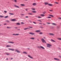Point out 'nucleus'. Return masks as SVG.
I'll use <instances>...</instances> for the list:
<instances>
[{"label": "nucleus", "mask_w": 61, "mask_h": 61, "mask_svg": "<svg viewBox=\"0 0 61 61\" xmlns=\"http://www.w3.org/2000/svg\"><path fill=\"white\" fill-rule=\"evenodd\" d=\"M47 47H49V48H50V47H51V46H52V45L49 44H47Z\"/></svg>", "instance_id": "f257e3e1"}, {"label": "nucleus", "mask_w": 61, "mask_h": 61, "mask_svg": "<svg viewBox=\"0 0 61 61\" xmlns=\"http://www.w3.org/2000/svg\"><path fill=\"white\" fill-rule=\"evenodd\" d=\"M41 39L43 43H46V41L43 38Z\"/></svg>", "instance_id": "f03ea898"}, {"label": "nucleus", "mask_w": 61, "mask_h": 61, "mask_svg": "<svg viewBox=\"0 0 61 61\" xmlns=\"http://www.w3.org/2000/svg\"><path fill=\"white\" fill-rule=\"evenodd\" d=\"M29 34H30V35H35V33H34L33 32H30L29 33Z\"/></svg>", "instance_id": "7ed1b4c3"}, {"label": "nucleus", "mask_w": 61, "mask_h": 61, "mask_svg": "<svg viewBox=\"0 0 61 61\" xmlns=\"http://www.w3.org/2000/svg\"><path fill=\"white\" fill-rule=\"evenodd\" d=\"M28 56L30 58H31V59H33V58L31 56L29 55Z\"/></svg>", "instance_id": "20e7f679"}, {"label": "nucleus", "mask_w": 61, "mask_h": 61, "mask_svg": "<svg viewBox=\"0 0 61 61\" xmlns=\"http://www.w3.org/2000/svg\"><path fill=\"white\" fill-rule=\"evenodd\" d=\"M28 56L30 58H31V59H33V58L31 56L29 55Z\"/></svg>", "instance_id": "39448f33"}, {"label": "nucleus", "mask_w": 61, "mask_h": 61, "mask_svg": "<svg viewBox=\"0 0 61 61\" xmlns=\"http://www.w3.org/2000/svg\"><path fill=\"white\" fill-rule=\"evenodd\" d=\"M11 21H16V20L15 19H11Z\"/></svg>", "instance_id": "423d86ee"}, {"label": "nucleus", "mask_w": 61, "mask_h": 61, "mask_svg": "<svg viewBox=\"0 0 61 61\" xmlns=\"http://www.w3.org/2000/svg\"><path fill=\"white\" fill-rule=\"evenodd\" d=\"M54 59H55V60H57V61H60V59L58 58H54Z\"/></svg>", "instance_id": "0eeeda50"}, {"label": "nucleus", "mask_w": 61, "mask_h": 61, "mask_svg": "<svg viewBox=\"0 0 61 61\" xmlns=\"http://www.w3.org/2000/svg\"><path fill=\"white\" fill-rule=\"evenodd\" d=\"M15 51L16 52H17V53H20V51H18V50H15Z\"/></svg>", "instance_id": "6e6552de"}, {"label": "nucleus", "mask_w": 61, "mask_h": 61, "mask_svg": "<svg viewBox=\"0 0 61 61\" xmlns=\"http://www.w3.org/2000/svg\"><path fill=\"white\" fill-rule=\"evenodd\" d=\"M32 5L33 6H36V3H33L32 4Z\"/></svg>", "instance_id": "1a4fd4ad"}, {"label": "nucleus", "mask_w": 61, "mask_h": 61, "mask_svg": "<svg viewBox=\"0 0 61 61\" xmlns=\"http://www.w3.org/2000/svg\"><path fill=\"white\" fill-rule=\"evenodd\" d=\"M41 31L40 30H38L35 31V32L36 33H37L38 32H40Z\"/></svg>", "instance_id": "9d476101"}, {"label": "nucleus", "mask_w": 61, "mask_h": 61, "mask_svg": "<svg viewBox=\"0 0 61 61\" xmlns=\"http://www.w3.org/2000/svg\"><path fill=\"white\" fill-rule=\"evenodd\" d=\"M14 6H15V7H16V8H19V6L15 5H14Z\"/></svg>", "instance_id": "9b49d317"}, {"label": "nucleus", "mask_w": 61, "mask_h": 61, "mask_svg": "<svg viewBox=\"0 0 61 61\" xmlns=\"http://www.w3.org/2000/svg\"><path fill=\"white\" fill-rule=\"evenodd\" d=\"M40 48H42V49H45V48L42 46H40Z\"/></svg>", "instance_id": "f8f14e48"}, {"label": "nucleus", "mask_w": 61, "mask_h": 61, "mask_svg": "<svg viewBox=\"0 0 61 61\" xmlns=\"http://www.w3.org/2000/svg\"><path fill=\"white\" fill-rule=\"evenodd\" d=\"M30 39L31 40H35V38L34 37H31L30 38Z\"/></svg>", "instance_id": "ddd939ff"}, {"label": "nucleus", "mask_w": 61, "mask_h": 61, "mask_svg": "<svg viewBox=\"0 0 61 61\" xmlns=\"http://www.w3.org/2000/svg\"><path fill=\"white\" fill-rule=\"evenodd\" d=\"M21 6H25V5L24 4H21L20 5Z\"/></svg>", "instance_id": "4468645a"}, {"label": "nucleus", "mask_w": 61, "mask_h": 61, "mask_svg": "<svg viewBox=\"0 0 61 61\" xmlns=\"http://www.w3.org/2000/svg\"><path fill=\"white\" fill-rule=\"evenodd\" d=\"M9 43H11V44H14V42H13L9 41L8 42Z\"/></svg>", "instance_id": "2eb2a0df"}, {"label": "nucleus", "mask_w": 61, "mask_h": 61, "mask_svg": "<svg viewBox=\"0 0 61 61\" xmlns=\"http://www.w3.org/2000/svg\"><path fill=\"white\" fill-rule=\"evenodd\" d=\"M40 15L41 16H45V15L44 14H41Z\"/></svg>", "instance_id": "dca6fc26"}, {"label": "nucleus", "mask_w": 61, "mask_h": 61, "mask_svg": "<svg viewBox=\"0 0 61 61\" xmlns=\"http://www.w3.org/2000/svg\"><path fill=\"white\" fill-rule=\"evenodd\" d=\"M50 35H51V36H54L55 35L53 33H49Z\"/></svg>", "instance_id": "f3484780"}, {"label": "nucleus", "mask_w": 61, "mask_h": 61, "mask_svg": "<svg viewBox=\"0 0 61 61\" xmlns=\"http://www.w3.org/2000/svg\"><path fill=\"white\" fill-rule=\"evenodd\" d=\"M51 41H52V42H56V41H55V40H54L53 39H51Z\"/></svg>", "instance_id": "a211bd4d"}, {"label": "nucleus", "mask_w": 61, "mask_h": 61, "mask_svg": "<svg viewBox=\"0 0 61 61\" xmlns=\"http://www.w3.org/2000/svg\"><path fill=\"white\" fill-rule=\"evenodd\" d=\"M48 5H49V6H52L53 5L51 4H48Z\"/></svg>", "instance_id": "6ab92c4d"}, {"label": "nucleus", "mask_w": 61, "mask_h": 61, "mask_svg": "<svg viewBox=\"0 0 61 61\" xmlns=\"http://www.w3.org/2000/svg\"><path fill=\"white\" fill-rule=\"evenodd\" d=\"M28 15H33V14H32V13H31L29 12L28 13Z\"/></svg>", "instance_id": "aec40b11"}, {"label": "nucleus", "mask_w": 61, "mask_h": 61, "mask_svg": "<svg viewBox=\"0 0 61 61\" xmlns=\"http://www.w3.org/2000/svg\"><path fill=\"white\" fill-rule=\"evenodd\" d=\"M11 46L10 45H7L6 46V47H11Z\"/></svg>", "instance_id": "412c9836"}, {"label": "nucleus", "mask_w": 61, "mask_h": 61, "mask_svg": "<svg viewBox=\"0 0 61 61\" xmlns=\"http://www.w3.org/2000/svg\"><path fill=\"white\" fill-rule=\"evenodd\" d=\"M51 24L53 25H56V24L54 23H52Z\"/></svg>", "instance_id": "4be33fe9"}, {"label": "nucleus", "mask_w": 61, "mask_h": 61, "mask_svg": "<svg viewBox=\"0 0 61 61\" xmlns=\"http://www.w3.org/2000/svg\"><path fill=\"white\" fill-rule=\"evenodd\" d=\"M32 13H36V11H32Z\"/></svg>", "instance_id": "5701e85b"}, {"label": "nucleus", "mask_w": 61, "mask_h": 61, "mask_svg": "<svg viewBox=\"0 0 61 61\" xmlns=\"http://www.w3.org/2000/svg\"><path fill=\"white\" fill-rule=\"evenodd\" d=\"M31 9L32 10H36V9L35 8H31Z\"/></svg>", "instance_id": "b1692460"}, {"label": "nucleus", "mask_w": 61, "mask_h": 61, "mask_svg": "<svg viewBox=\"0 0 61 61\" xmlns=\"http://www.w3.org/2000/svg\"><path fill=\"white\" fill-rule=\"evenodd\" d=\"M16 24L17 25H20V24L19 23H17Z\"/></svg>", "instance_id": "393cba45"}, {"label": "nucleus", "mask_w": 61, "mask_h": 61, "mask_svg": "<svg viewBox=\"0 0 61 61\" xmlns=\"http://www.w3.org/2000/svg\"><path fill=\"white\" fill-rule=\"evenodd\" d=\"M45 5H48V3L47 2H45L44 3Z\"/></svg>", "instance_id": "a878e982"}, {"label": "nucleus", "mask_w": 61, "mask_h": 61, "mask_svg": "<svg viewBox=\"0 0 61 61\" xmlns=\"http://www.w3.org/2000/svg\"><path fill=\"white\" fill-rule=\"evenodd\" d=\"M57 39L59 40H60L61 41V38H58Z\"/></svg>", "instance_id": "bb28decb"}, {"label": "nucleus", "mask_w": 61, "mask_h": 61, "mask_svg": "<svg viewBox=\"0 0 61 61\" xmlns=\"http://www.w3.org/2000/svg\"><path fill=\"white\" fill-rule=\"evenodd\" d=\"M37 21H38L39 22H42V21L41 20H37Z\"/></svg>", "instance_id": "cd10ccee"}, {"label": "nucleus", "mask_w": 61, "mask_h": 61, "mask_svg": "<svg viewBox=\"0 0 61 61\" xmlns=\"http://www.w3.org/2000/svg\"><path fill=\"white\" fill-rule=\"evenodd\" d=\"M28 29V28H24V30H27V29Z\"/></svg>", "instance_id": "c85d7f7f"}, {"label": "nucleus", "mask_w": 61, "mask_h": 61, "mask_svg": "<svg viewBox=\"0 0 61 61\" xmlns=\"http://www.w3.org/2000/svg\"><path fill=\"white\" fill-rule=\"evenodd\" d=\"M23 54H27V52H23Z\"/></svg>", "instance_id": "c756f323"}, {"label": "nucleus", "mask_w": 61, "mask_h": 61, "mask_svg": "<svg viewBox=\"0 0 61 61\" xmlns=\"http://www.w3.org/2000/svg\"><path fill=\"white\" fill-rule=\"evenodd\" d=\"M49 15V16H51V17H54V16L52 15Z\"/></svg>", "instance_id": "7c9ffc66"}, {"label": "nucleus", "mask_w": 61, "mask_h": 61, "mask_svg": "<svg viewBox=\"0 0 61 61\" xmlns=\"http://www.w3.org/2000/svg\"><path fill=\"white\" fill-rule=\"evenodd\" d=\"M9 14H10V15H14V14L11 13H9Z\"/></svg>", "instance_id": "2f4dec72"}, {"label": "nucleus", "mask_w": 61, "mask_h": 61, "mask_svg": "<svg viewBox=\"0 0 61 61\" xmlns=\"http://www.w3.org/2000/svg\"><path fill=\"white\" fill-rule=\"evenodd\" d=\"M4 16H3L0 15V17H4Z\"/></svg>", "instance_id": "473e14b6"}, {"label": "nucleus", "mask_w": 61, "mask_h": 61, "mask_svg": "<svg viewBox=\"0 0 61 61\" xmlns=\"http://www.w3.org/2000/svg\"><path fill=\"white\" fill-rule=\"evenodd\" d=\"M39 35H42V34H43V33L42 32H41L39 33Z\"/></svg>", "instance_id": "72a5a7b5"}, {"label": "nucleus", "mask_w": 61, "mask_h": 61, "mask_svg": "<svg viewBox=\"0 0 61 61\" xmlns=\"http://www.w3.org/2000/svg\"><path fill=\"white\" fill-rule=\"evenodd\" d=\"M46 13V12L44 11L43 12V14H45Z\"/></svg>", "instance_id": "f704fd0d"}, {"label": "nucleus", "mask_w": 61, "mask_h": 61, "mask_svg": "<svg viewBox=\"0 0 61 61\" xmlns=\"http://www.w3.org/2000/svg\"><path fill=\"white\" fill-rule=\"evenodd\" d=\"M37 18H41L42 17H41L40 16H39L38 17H37Z\"/></svg>", "instance_id": "c9c22d12"}, {"label": "nucleus", "mask_w": 61, "mask_h": 61, "mask_svg": "<svg viewBox=\"0 0 61 61\" xmlns=\"http://www.w3.org/2000/svg\"><path fill=\"white\" fill-rule=\"evenodd\" d=\"M14 2H15V3H17V0H14Z\"/></svg>", "instance_id": "e433bc0d"}, {"label": "nucleus", "mask_w": 61, "mask_h": 61, "mask_svg": "<svg viewBox=\"0 0 61 61\" xmlns=\"http://www.w3.org/2000/svg\"><path fill=\"white\" fill-rule=\"evenodd\" d=\"M18 35H19V34H16V36H18Z\"/></svg>", "instance_id": "4c0bfd02"}, {"label": "nucleus", "mask_w": 61, "mask_h": 61, "mask_svg": "<svg viewBox=\"0 0 61 61\" xmlns=\"http://www.w3.org/2000/svg\"><path fill=\"white\" fill-rule=\"evenodd\" d=\"M8 17V16H5L4 17L5 18H7Z\"/></svg>", "instance_id": "58836bf2"}, {"label": "nucleus", "mask_w": 61, "mask_h": 61, "mask_svg": "<svg viewBox=\"0 0 61 61\" xmlns=\"http://www.w3.org/2000/svg\"><path fill=\"white\" fill-rule=\"evenodd\" d=\"M11 51H14L15 50L14 49H11Z\"/></svg>", "instance_id": "ea45409f"}, {"label": "nucleus", "mask_w": 61, "mask_h": 61, "mask_svg": "<svg viewBox=\"0 0 61 61\" xmlns=\"http://www.w3.org/2000/svg\"><path fill=\"white\" fill-rule=\"evenodd\" d=\"M55 4H59L58 3L56 2H55Z\"/></svg>", "instance_id": "a19ab883"}, {"label": "nucleus", "mask_w": 61, "mask_h": 61, "mask_svg": "<svg viewBox=\"0 0 61 61\" xmlns=\"http://www.w3.org/2000/svg\"><path fill=\"white\" fill-rule=\"evenodd\" d=\"M29 28H33V27H32L29 26Z\"/></svg>", "instance_id": "79ce46f5"}, {"label": "nucleus", "mask_w": 61, "mask_h": 61, "mask_svg": "<svg viewBox=\"0 0 61 61\" xmlns=\"http://www.w3.org/2000/svg\"><path fill=\"white\" fill-rule=\"evenodd\" d=\"M47 18H51L50 17H48Z\"/></svg>", "instance_id": "37998d69"}, {"label": "nucleus", "mask_w": 61, "mask_h": 61, "mask_svg": "<svg viewBox=\"0 0 61 61\" xmlns=\"http://www.w3.org/2000/svg\"><path fill=\"white\" fill-rule=\"evenodd\" d=\"M50 11V12H53V11L52 10H49Z\"/></svg>", "instance_id": "c03bdc74"}, {"label": "nucleus", "mask_w": 61, "mask_h": 61, "mask_svg": "<svg viewBox=\"0 0 61 61\" xmlns=\"http://www.w3.org/2000/svg\"><path fill=\"white\" fill-rule=\"evenodd\" d=\"M33 23H34V24H36V23L35 22H33Z\"/></svg>", "instance_id": "a18cd8bd"}, {"label": "nucleus", "mask_w": 61, "mask_h": 61, "mask_svg": "<svg viewBox=\"0 0 61 61\" xmlns=\"http://www.w3.org/2000/svg\"><path fill=\"white\" fill-rule=\"evenodd\" d=\"M21 24H24V23L23 22H21Z\"/></svg>", "instance_id": "49530a36"}, {"label": "nucleus", "mask_w": 61, "mask_h": 61, "mask_svg": "<svg viewBox=\"0 0 61 61\" xmlns=\"http://www.w3.org/2000/svg\"><path fill=\"white\" fill-rule=\"evenodd\" d=\"M13 35H15V36H16V34H13Z\"/></svg>", "instance_id": "de8ad7c7"}, {"label": "nucleus", "mask_w": 61, "mask_h": 61, "mask_svg": "<svg viewBox=\"0 0 61 61\" xmlns=\"http://www.w3.org/2000/svg\"><path fill=\"white\" fill-rule=\"evenodd\" d=\"M6 21L7 22H9V21L8 20H7Z\"/></svg>", "instance_id": "09e8293b"}, {"label": "nucleus", "mask_w": 61, "mask_h": 61, "mask_svg": "<svg viewBox=\"0 0 61 61\" xmlns=\"http://www.w3.org/2000/svg\"><path fill=\"white\" fill-rule=\"evenodd\" d=\"M58 57H60V58H61V56H58Z\"/></svg>", "instance_id": "8fccbe9b"}, {"label": "nucleus", "mask_w": 61, "mask_h": 61, "mask_svg": "<svg viewBox=\"0 0 61 61\" xmlns=\"http://www.w3.org/2000/svg\"><path fill=\"white\" fill-rule=\"evenodd\" d=\"M6 55H10V54L8 53L6 54Z\"/></svg>", "instance_id": "3c124183"}, {"label": "nucleus", "mask_w": 61, "mask_h": 61, "mask_svg": "<svg viewBox=\"0 0 61 61\" xmlns=\"http://www.w3.org/2000/svg\"><path fill=\"white\" fill-rule=\"evenodd\" d=\"M4 12L5 13H6L7 12V11H4Z\"/></svg>", "instance_id": "603ef678"}, {"label": "nucleus", "mask_w": 61, "mask_h": 61, "mask_svg": "<svg viewBox=\"0 0 61 61\" xmlns=\"http://www.w3.org/2000/svg\"><path fill=\"white\" fill-rule=\"evenodd\" d=\"M25 10L26 11H27L28 10V9H25Z\"/></svg>", "instance_id": "864d4df0"}, {"label": "nucleus", "mask_w": 61, "mask_h": 61, "mask_svg": "<svg viewBox=\"0 0 61 61\" xmlns=\"http://www.w3.org/2000/svg\"><path fill=\"white\" fill-rule=\"evenodd\" d=\"M7 28H11L9 27H7Z\"/></svg>", "instance_id": "5fc2aeb1"}, {"label": "nucleus", "mask_w": 61, "mask_h": 61, "mask_svg": "<svg viewBox=\"0 0 61 61\" xmlns=\"http://www.w3.org/2000/svg\"><path fill=\"white\" fill-rule=\"evenodd\" d=\"M37 47H38V48H40V47H39V46H38Z\"/></svg>", "instance_id": "6e6d98bb"}, {"label": "nucleus", "mask_w": 61, "mask_h": 61, "mask_svg": "<svg viewBox=\"0 0 61 61\" xmlns=\"http://www.w3.org/2000/svg\"><path fill=\"white\" fill-rule=\"evenodd\" d=\"M6 23H4V25H6Z\"/></svg>", "instance_id": "4d7b16f0"}, {"label": "nucleus", "mask_w": 61, "mask_h": 61, "mask_svg": "<svg viewBox=\"0 0 61 61\" xmlns=\"http://www.w3.org/2000/svg\"><path fill=\"white\" fill-rule=\"evenodd\" d=\"M25 17H26V18H28V17L26 16Z\"/></svg>", "instance_id": "13d9d810"}, {"label": "nucleus", "mask_w": 61, "mask_h": 61, "mask_svg": "<svg viewBox=\"0 0 61 61\" xmlns=\"http://www.w3.org/2000/svg\"><path fill=\"white\" fill-rule=\"evenodd\" d=\"M47 24H50V23H47Z\"/></svg>", "instance_id": "bf43d9fd"}, {"label": "nucleus", "mask_w": 61, "mask_h": 61, "mask_svg": "<svg viewBox=\"0 0 61 61\" xmlns=\"http://www.w3.org/2000/svg\"><path fill=\"white\" fill-rule=\"evenodd\" d=\"M8 49L10 50H11V49Z\"/></svg>", "instance_id": "052dcab7"}, {"label": "nucleus", "mask_w": 61, "mask_h": 61, "mask_svg": "<svg viewBox=\"0 0 61 61\" xmlns=\"http://www.w3.org/2000/svg\"><path fill=\"white\" fill-rule=\"evenodd\" d=\"M21 15H24V14H21Z\"/></svg>", "instance_id": "680f3d73"}, {"label": "nucleus", "mask_w": 61, "mask_h": 61, "mask_svg": "<svg viewBox=\"0 0 61 61\" xmlns=\"http://www.w3.org/2000/svg\"><path fill=\"white\" fill-rule=\"evenodd\" d=\"M59 50H61V49L60 48H59Z\"/></svg>", "instance_id": "e2e57ef3"}, {"label": "nucleus", "mask_w": 61, "mask_h": 61, "mask_svg": "<svg viewBox=\"0 0 61 61\" xmlns=\"http://www.w3.org/2000/svg\"><path fill=\"white\" fill-rule=\"evenodd\" d=\"M59 19H61V18H59Z\"/></svg>", "instance_id": "0e129e2a"}, {"label": "nucleus", "mask_w": 61, "mask_h": 61, "mask_svg": "<svg viewBox=\"0 0 61 61\" xmlns=\"http://www.w3.org/2000/svg\"><path fill=\"white\" fill-rule=\"evenodd\" d=\"M39 24H41V25L42 24V23H39Z\"/></svg>", "instance_id": "69168bd1"}, {"label": "nucleus", "mask_w": 61, "mask_h": 61, "mask_svg": "<svg viewBox=\"0 0 61 61\" xmlns=\"http://www.w3.org/2000/svg\"><path fill=\"white\" fill-rule=\"evenodd\" d=\"M18 30H20V29H18Z\"/></svg>", "instance_id": "338daca9"}, {"label": "nucleus", "mask_w": 61, "mask_h": 61, "mask_svg": "<svg viewBox=\"0 0 61 61\" xmlns=\"http://www.w3.org/2000/svg\"><path fill=\"white\" fill-rule=\"evenodd\" d=\"M6 60H8V58H7Z\"/></svg>", "instance_id": "774afa93"}]
</instances>
